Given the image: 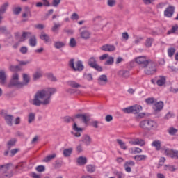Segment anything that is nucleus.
<instances>
[{"label": "nucleus", "instance_id": "nucleus-58", "mask_svg": "<svg viewBox=\"0 0 178 178\" xmlns=\"http://www.w3.org/2000/svg\"><path fill=\"white\" fill-rule=\"evenodd\" d=\"M92 67L97 70V72H102V67L99 66L97 63Z\"/></svg>", "mask_w": 178, "mask_h": 178}, {"label": "nucleus", "instance_id": "nucleus-20", "mask_svg": "<svg viewBox=\"0 0 178 178\" xmlns=\"http://www.w3.org/2000/svg\"><path fill=\"white\" fill-rule=\"evenodd\" d=\"M8 69L10 72H12V73H17L22 70V68H20V65H10Z\"/></svg>", "mask_w": 178, "mask_h": 178}, {"label": "nucleus", "instance_id": "nucleus-13", "mask_svg": "<svg viewBox=\"0 0 178 178\" xmlns=\"http://www.w3.org/2000/svg\"><path fill=\"white\" fill-rule=\"evenodd\" d=\"M72 129L74 131H76L74 134V137H81V134L83 133V128H80L77 126V123L74 122Z\"/></svg>", "mask_w": 178, "mask_h": 178}, {"label": "nucleus", "instance_id": "nucleus-63", "mask_svg": "<svg viewBox=\"0 0 178 178\" xmlns=\"http://www.w3.org/2000/svg\"><path fill=\"white\" fill-rule=\"evenodd\" d=\"M59 3H60V0H53L52 1V6H54V8H56Z\"/></svg>", "mask_w": 178, "mask_h": 178}, {"label": "nucleus", "instance_id": "nucleus-22", "mask_svg": "<svg viewBox=\"0 0 178 178\" xmlns=\"http://www.w3.org/2000/svg\"><path fill=\"white\" fill-rule=\"evenodd\" d=\"M118 75L120 77H123L124 79H127V77H129L130 76V74H129V71L122 70H120L118 72Z\"/></svg>", "mask_w": 178, "mask_h": 178}, {"label": "nucleus", "instance_id": "nucleus-3", "mask_svg": "<svg viewBox=\"0 0 178 178\" xmlns=\"http://www.w3.org/2000/svg\"><path fill=\"white\" fill-rule=\"evenodd\" d=\"M24 86L23 82H19V74L15 73L12 76V79L10 81V83L8 85V87L10 88L11 87H17V88H22Z\"/></svg>", "mask_w": 178, "mask_h": 178}, {"label": "nucleus", "instance_id": "nucleus-7", "mask_svg": "<svg viewBox=\"0 0 178 178\" xmlns=\"http://www.w3.org/2000/svg\"><path fill=\"white\" fill-rule=\"evenodd\" d=\"M145 73L147 74V76H151L156 73V64L154 60H151L149 64L145 68Z\"/></svg>", "mask_w": 178, "mask_h": 178}, {"label": "nucleus", "instance_id": "nucleus-23", "mask_svg": "<svg viewBox=\"0 0 178 178\" xmlns=\"http://www.w3.org/2000/svg\"><path fill=\"white\" fill-rule=\"evenodd\" d=\"M166 83V77L160 76H159V79L156 81V84L159 87H162Z\"/></svg>", "mask_w": 178, "mask_h": 178}, {"label": "nucleus", "instance_id": "nucleus-4", "mask_svg": "<svg viewBox=\"0 0 178 178\" xmlns=\"http://www.w3.org/2000/svg\"><path fill=\"white\" fill-rule=\"evenodd\" d=\"M124 113H134V115H138L141 111H143V107L138 104L131 106L122 109Z\"/></svg>", "mask_w": 178, "mask_h": 178}, {"label": "nucleus", "instance_id": "nucleus-6", "mask_svg": "<svg viewBox=\"0 0 178 178\" xmlns=\"http://www.w3.org/2000/svg\"><path fill=\"white\" fill-rule=\"evenodd\" d=\"M152 60L147 58L145 56H140L136 57L135 58V62L140 65L142 69H145L147 65L152 61Z\"/></svg>", "mask_w": 178, "mask_h": 178}, {"label": "nucleus", "instance_id": "nucleus-15", "mask_svg": "<svg viewBox=\"0 0 178 178\" xmlns=\"http://www.w3.org/2000/svg\"><path fill=\"white\" fill-rule=\"evenodd\" d=\"M99 86H105L108 83V76L105 74L100 75L97 79Z\"/></svg>", "mask_w": 178, "mask_h": 178}, {"label": "nucleus", "instance_id": "nucleus-36", "mask_svg": "<svg viewBox=\"0 0 178 178\" xmlns=\"http://www.w3.org/2000/svg\"><path fill=\"white\" fill-rule=\"evenodd\" d=\"M35 120V114L34 113H30L28 115V123L31 124Z\"/></svg>", "mask_w": 178, "mask_h": 178}, {"label": "nucleus", "instance_id": "nucleus-29", "mask_svg": "<svg viewBox=\"0 0 178 178\" xmlns=\"http://www.w3.org/2000/svg\"><path fill=\"white\" fill-rule=\"evenodd\" d=\"M54 158H56V154H53L51 155L47 156L42 161V162H46L48 163V162H51L52 159H54Z\"/></svg>", "mask_w": 178, "mask_h": 178}, {"label": "nucleus", "instance_id": "nucleus-60", "mask_svg": "<svg viewBox=\"0 0 178 178\" xmlns=\"http://www.w3.org/2000/svg\"><path fill=\"white\" fill-rule=\"evenodd\" d=\"M76 151L79 154L83 152V145L79 144L76 146Z\"/></svg>", "mask_w": 178, "mask_h": 178}, {"label": "nucleus", "instance_id": "nucleus-40", "mask_svg": "<svg viewBox=\"0 0 178 178\" xmlns=\"http://www.w3.org/2000/svg\"><path fill=\"white\" fill-rule=\"evenodd\" d=\"M69 46L71 48H76L77 46V42H76V39L74 38H71L69 42Z\"/></svg>", "mask_w": 178, "mask_h": 178}, {"label": "nucleus", "instance_id": "nucleus-39", "mask_svg": "<svg viewBox=\"0 0 178 178\" xmlns=\"http://www.w3.org/2000/svg\"><path fill=\"white\" fill-rule=\"evenodd\" d=\"M16 145V140L15 138L10 140L7 143L8 149H10Z\"/></svg>", "mask_w": 178, "mask_h": 178}, {"label": "nucleus", "instance_id": "nucleus-53", "mask_svg": "<svg viewBox=\"0 0 178 178\" xmlns=\"http://www.w3.org/2000/svg\"><path fill=\"white\" fill-rule=\"evenodd\" d=\"M36 170H37V172H39L40 173H41V172H45V166L38 165V167H36Z\"/></svg>", "mask_w": 178, "mask_h": 178}, {"label": "nucleus", "instance_id": "nucleus-38", "mask_svg": "<svg viewBox=\"0 0 178 178\" xmlns=\"http://www.w3.org/2000/svg\"><path fill=\"white\" fill-rule=\"evenodd\" d=\"M152 147H155L156 151L161 150V142L159 140H154L152 143Z\"/></svg>", "mask_w": 178, "mask_h": 178}, {"label": "nucleus", "instance_id": "nucleus-31", "mask_svg": "<svg viewBox=\"0 0 178 178\" xmlns=\"http://www.w3.org/2000/svg\"><path fill=\"white\" fill-rule=\"evenodd\" d=\"M117 143L120 145L121 149H124L126 151L127 149V146H126V143L122 140V139H117Z\"/></svg>", "mask_w": 178, "mask_h": 178}, {"label": "nucleus", "instance_id": "nucleus-48", "mask_svg": "<svg viewBox=\"0 0 178 178\" xmlns=\"http://www.w3.org/2000/svg\"><path fill=\"white\" fill-rule=\"evenodd\" d=\"M177 30H178V26L175 25L172 27L171 30L168 31V34H173V33H176V31H177Z\"/></svg>", "mask_w": 178, "mask_h": 178}, {"label": "nucleus", "instance_id": "nucleus-5", "mask_svg": "<svg viewBox=\"0 0 178 178\" xmlns=\"http://www.w3.org/2000/svg\"><path fill=\"white\" fill-rule=\"evenodd\" d=\"M76 66H74V59L72 58L69 61V66L71 69H73L74 72H81L84 70V65H83V61L78 60L75 63Z\"/></svg>", "mask_w": 178, "mask_h": 178}, {"label": "nucleus", "instance_id": "nucleus-44", "mask_svg": "<svg viewBox=\"0 0 178 178\" xmlns=\"http://www.w3.org/2000/svg\"><path fill=\"white\" fill-rule=\"evenodd\" d=\"M47 77L50 81H58V79H56V76H54V74L49 73L47 74Z\"/></svg>", "mask_w": 178, "mask_h": 178}, {"label": "nucleus", "instance_id": "nucleus-64", "mask_svg": "<svg viewBox=\"0 0 178 178\" xmlns=\"http://www.w3.org/2000/svg\"><path fill=\"white\" fill-rule=\"evenodd\" d=\"M29 51V49H27V47H21V49H20V53L21 54H27V51Z\"/></svg>", "mask_w": 178, "mask_h": 178}, {"label": "nucleus", "instance_id": "nucleus-34", "mask_svg": "<svg viewBox=\"0 0 178 178\" xmlns=\"http://www.w3.org/2000/svg\"><path fill=\"white\" fill-rule=\"evenodd\" d=\"M65 44L63 42L57 41L54 42V47L56 49H60V48H63L65 47Z\"/></svg>", "mask_w": 178, "mask_h": 178}, {"label": "nucleus", "instance_id": "nucleus-1", "mask_svg": "<svg viewBox=\"0 0 178 178\" xmlns=\"http://www.w3.org/2000/svg\"><path fill=\"white\" fill-rule=\"evenodd\" d=\"M56 92V88H48L42 90H38L32 100H30V104L35 106H40V105H49L51 104V97Z\"/></svg>", "mask_w": 178, "mask_h": 178}, {"label": "nucleus", "instance_id": "nucleus-35", "mask_svg": "<svg viewBox=\"0 0 178 178\" xmlns=\"http://www.w3.org/2000/svg\"><path fill=\"white\" fill-rule=\"evenodd\" d=\"M63 120L64 123H70V122H73L74 123H76L74 120V116L73 118L70 116H65L63 118Z\"/></svg>", "mask_w": 178, "mask_h": 178}, {"label": "nucleus", "instance_id": "nucleus-32", "mask_svg": "<svg viewBox=\"0 0 178 178\" xmlns=\"http://www.w3.org/2000/svg\"><path fill=\"white\" fill-rule=\"evenodd\" d=\"M86 170L88 173H94L96 170L95 165L89 164L86 165Z\"/></svg>", "mask_w": 178, "mask_h": 178}, {"label": "nucleus", "instance_id": "nucleus-28", "mask_svg": "<svg viewBox=\"0 0 178 178\" xmlns=\"http://www.w3.org/2000/svg\"><path fill=\"white\" fill-rule=\"evenodd\" d=\"M67 84L70 87H72V88H80V87H81V85L77 83V82L74 81H69L67 82Z\"/></svg>", "mask_w": 178, "mask_h": 178}, {"label": "nucleus", "instance_id": "nucleus-41", "mask_svg": "<svg viewBox=\"0 0 178 178\" xmlns=\"http://www.w3.org/2000/svg\"><path fill=\"white\" fill-rule=\"evenodd\" d=\"M24 86H27L30 82V76L27 74H23Z\"/></svg>", "mask_w": 178, "mask_h": 178}, {"label": "nucleus", "instance_id": "nucleus-61", "mask_svg": "<svg viewBox=\"0 0 178 178\" xmlns=\"http://www.w3.org/2000/svg\"><path fill=\"white\" fill-rule=\"evenodd\" d=\"M62 166V161H56V163L54 165L55 169H59Z\"/></svg>", "mask_w": 178, "mask_h": 178}, {"label": "nucleus", "instance_id": "nucleus-14", "mask_svg": "<svg viewBox=\"0 0 178 178\" xmlns=\"http://www.w3.org/2000/svg\"><path fill=\"white\" fill-rule=\"evenodd\" d=\"M165 154L168 156H170V158H176L178 159V151L177 150H172L167 149L165 150Z\"/></svg>", "mask_w": 178, "mask_h": 178}, {"label": "nucleus", "instance_id": "nucleus-25", "mask_svg": "<svg viewBox=\"0 0 178 178\" xmlns=\"http://www.w3.org/2000/svg\"><path fill=\"white\" fill-rule=\"evenodd\" d=\"M88 65L90 67H93V66H95L97 65V58H95V57H90L88 60Z\"/></svg>", "mask_w": 178, "mask_h": 178}, {"label": "nucleus", "instance_id": "nucleus-57", "mask_svg": "<svg viewBox=\"0 0 178 178\" xmlns=\"http://www.w3.org/2000/svg\"><path fill=\"white\" fill-rule=\"evenodd\" d=\"M20 151L19 149H13L10 151V156H15V155H16V154H17V152Z\"/></svg>", "mask_w": 178, "mask_h": 178}, {"label": "nucleus", "instance_id": "nucleus-12", "mask_svg": "<svg viewBox=\"0 0 178 178\" xmlns=\"http://www.w3.org/2000/svg\"><path fill=\"white\" fill-rule=\"evenodd\" d=\"M175 13V6H169L164 11V16L166 17H172Z\"/></svg>", "mask_w": 178, "mask_h": 178}, {"label": "nucleus", "instance_id": "nucleus-54", "mask_svg": "<svg viewBox=\"0 0 178 178\" xmlns=\"http://www.w3.org/2000/svg\"><path fill=\"white\" fill-rule=\"evenodd\" d=\"M105 120H106V122H112V121L113 120V116H112V115H107L105 117Z\"/></svg>", "mask_w": 178, "mask_h": 178}, {"label": "nucleus", "instance_id": "nucleus-26", "mask_svg": "<svg viewBox=\"0 0 178 178\" xmlns=\"http://www.w3.org/2000/svg\"><path fill=\"white\" fill-rule=\"evenodd\" d=\"M8 6H9V3L6 2L0 7V16H2L6 12Z\"/></svg>", "mask_w": 178, "mask_h": 178}, {"label": "nucleus", "instance_id": "nucleus-30", "mask_svg": "<svg viewBox=\"0 0 178 178\" xmlns=\"http://www.w3.org/2000/svg\"><path fill=\"white\" fill-rule=\"evenodd\" d=\"M152 42H154V38H148L146 39L145 46L146 48H151L152 47Z\"/></svg>", "mask_w": 178, "mask_h": 178}, {"label": "nucleus", "instance_id": "nucleus-2", "mask_svg": "<svg viewBox=\"0 0 178 178\" xmlns=\"http://www.w3.org/2000/svg\"><path fill=\"white\" fill-rule=\"evenodd\" d=\"M140 128L144 130H152L158 127V124L152 120H144L139 124Z\"/></svg>", "mask_w": 178, "mask_h": 178}, {"label": "nucleus", "instance_id": "nucleus-27", "mask_svg": "<svg viewBox=\"0 0 178 178\" xmlns=\"http://www.w3.org/2000/svg\"><path fill=\"white\" fill-rule=\"evenodd\" d=\"M90 35H91V33L88 31L85 30L81 32V38H83V40H88Z\"/></svg>", "mask_w": 178, "mask_h": 178}, {"label": "nucleus", "instance_id": "nucleus-56", "mask_svg": "<svg viewBox=\"0 0 178 178\" xmlns=\"http://www.w3.org/2000/svg\"><path fill=\"white\" fill-rule=\"evenodd\" d=\"M145 102L148 104V105H151L152 104H154V102H155V100L154 98H147L145 99Z\"/></svg>", "mask_w": 178, "mask_h": 178}, {"label": "nucleus", "instance_id": "nucleus-17", "mask_svg": "<svg viewBox=\"0 0 178 178\" xmlns=\"http://www.w3.org/2000/svg\"><path fill=\"white\" fill-rule=\"evenodd\" d=\"M153 109H154V112H156V113L161 112V110L163 109V102H159L156 103L153 107Z\"/></svg>", "mask_w": 178, "mask_h": 178}, {"label": "nucleus", "instance_id": "nucleus-24", "mask_svg": "<svg viewBox=\"0 0 178 178\" xmlns=\"http://www.w3.org/2000/svg\"><path fill=\"white\" fill-rule=\"evenodd\" d=\"M30 47H35L37 45V38L35 35H33L31 36L29 40Z\"/></svg>", "mask_w": 178, "mask_h": 178}, {"label": "nucleus", "instance_id": "nucleus-18", "mask_svg": "<svg viewBox=\"0 0 178 178\" xmlns=\"http://www.w3.org/2000/svg\"><path fill=\"white\" fill-rule=\"evenodd\" d=\"M40 40H42L46 44H48V42H51V38H49V35L48 34L45 33V32H42L40 35Z\"/></svg>", "mask_w": 178, "mask_h": 178}, {"label": "nucleus", "instance_id": "nucleus-46", "mask_svg": "<svg viewBox=\"0 0 178 178\" xmlns=\"http://www.w3.org/2000/svg\"><path fill=\"white\" fill-rule=\"evenodd\" d=\"M115 62V58L112 56L109 57L108 59L105 62L104 65H112Z\"/></svg>", "mask_w": 178, "mask_h": 178}, {"label": "nucleus", "instance_id": "nucleus-50", "mask_svg": "<svg viewBox=\"0 0 178 178\" xmlns=\"http://www.w3.org/2000/svg\"><path fill=\"white\" fill-rule=\"evenodd\" d=\"M165 170H170V172H175L176 170V168L173 165H165Z\"/></svg>", "mask_w": 178, "mask_h": 178}, {"label": "nucleus", "instance_id": "nucleus-59", "mask_svg": "<svg viewBox=\"0 0 178 178\" xmlns=\"http://www.w3.org/2000/svg\"><path fill=\"white\" fill-rule=\"evenodd\" d=\"M133 154H141L143 150L138 147H136L132 150Z\"/></svg>", "mask_w": 178, "mask_h": 178}, {"label": "nucleus", "instance_id": "nucleus-52", "mask_svg": "<svg viewBox=\"0 0 178 178\" xmlns=\"http://www.w3.org/2000/svg\"><path fill=\"white\" fill-rule=\"evenodd\" d=\"M107 5L110 6V8H113L116 5V0H108Z\"/></svg>", "mask_w": 178, "mask_h": 178}, {"label": "nucleus", "instance_id": "nucleus-37", "mask_svg": "<svg viewBox=\"0 0 178 178\" xmlns=\"http://www.w3.org/2000/svg\"><path fill=\"white\" fill-rule=\"evenodd\" d=\"M134 159H135V161H137V162H140L141 161H145V159H147V156L146 155H136L134 157Z\"/></svg>", "mask_w": 178, "mask_h": 178}, {"label": "nucleus", "instance_id": "nucleus-21", "mask_svg": "<svg viewBox=\"0 0 178 178\" xmlns=\"http://www.w3.org/2000/svg\"><path fill=\"white\" fill-rule=\"evenodd\" d=\"M78 165H79V166H84V165H86V163H87V157H84L83 156H79L77 159L76 161Z\"/></svg>", "mask_w": 178, "mask_h": 178}, {"label": "nucleus", "instance_id": "nucleus-10", "mask_svg": "<svg viewBox=\"0 0 178 178\" xmlns=\"http://www.w3.org/2000/svg\"><path fill=\"white\" fill-rule=\"evenodd\" d=\"M74 119H81L85 124H87L90 122V117L87 116V114H76L74 115Z\"/></svg>", "mask_w": 178, "mask_h": 178}, {"label": "nucleus", "instance_id": "nucleus-11", "mask_svg": "<svg viewBox=\"0 0 178 178\" xmlns=\"http://www.w3.org/2000/svg\"><path fill=\"white\" fill-rule=\"evenodd\" d=\"M100 49L104 51V52H113L116 47L113 44H104L100 47Z\"/></svg>", "mask_w": 178, "mask_h": 178}, {"label": "nucleus", "instance_id": "nucleus-55", "mask_svg": "<svg viewBox=\"0 0 178 178\" xmlns=\"http://www.w3.org/2000/svg\"><path fill=\"white\" fill-rule=\"evenodd\" d=\"M30 35H31V32H23L22 33V38L23 41H25L26 38L29 37Z\"/></svg>", "mask_w": 178, "mask_h": 178}, {"label": "nucleus", "instance_id": "nucleus-62", "mask_svg": "<svg viewBox=\"0 0 178 178\" xmlns=\"http://www.w3.org/2000/svg\"><path fill=\"white\" fill-rule=\"evenodd\" d=\"M98 124H99V121H92L91 122V126L95 127V129H98Z\"/></svg>", "mask_w": 178, "mask_h": 178}, {"label": "nucleus", "instance_id": "nucleus-42", "mask_svg": "<svg viewBox=\"0 0 178 178\" xmlns=\"http://www.w3.org/2000/svg\"><path fill=\"white\" fill-rule=\"evenodd\" d=\"M83 79H85V80H87L88 81H92L94 80L92 74L87 73L83 74Z\"/></svg>", "mask_w": 178, "mask_h": 178}, {"label": "nucleus", "instance_id": "nucleus-45", "mask_svg": "<svg viewBox=\"0 0 178 178\" xmlns=\"http://www.w3.org/2000/svg\"><path fill=\"white\" fill-rule=\"evenodd\" d=\"M40 77H42V72H36L33 74V80H38Z\"/></svg>", "mask_w": 178, "mask_h": 178}, {"label": "nucleus", "instance_id": "nucleus-47", "mask_svg": "<svg viewBox=\"0 0 178 178\" xmlns=\"http://www.w3.org/2000/svg\"><path fill=\"white\" fill-rule=\"evenodd\" d=\"M54 26L51 28V30L53 31V33H56V31H58L59 30V28L60 27V24H56V23H54Z\"/></svg>", "mask_w": 178, "mask_h": 178}, {"label": "nucleus", "instance_id": "nucleus-49", "mask_svg": "<svg viewBox=\"0 0 178 178\" xmlns=\"http://www.w3.org/2000/svg\"><path fill=\"white\" fill-rule=\"evenodd\" d=\"M20 12H22V8L20 7L15 8L13 10V15H20Z\"/></svg>", "mask_w": 178, "mask_h": 178}, {"label": "nucleus", "instance_id": "nucleus-8", "mask_svg": "<svg viewBox=\"0 0 178 178\" xmlns=\"http://www.w3.org/2000/svg\"><path fill=\"white\" fill-rule=\"evenodd\" d=\"M9 166H10V164L9 163L0 165V172L1 170L5 172L3 175V178H10L13 177V171L7 172L8 170H9Z\"/></svg>", "mask_w": 178, "mask_h": 178}, {"label": "nucleus", "instance_id": "nucleus-33", "mask_svg": "<svg viewBox=\"0 0 178 178\" xmlns=\"http://www.w3.org/2000/svg\"><path fill=\"white\" fill-rule=\"evenodd\" d=\"M73 152V148L70 147L69 149H65L63 150V155L65 156V158H67V156H70L72 155V153Z\"/></svg>", "mask_w": 178, "mask_h": 178}, {"label": "nucleus", "instance_id": "nucleus-9", "mask_svg": "<svg viewBox=\"0 0 178 178\" xmlns=\"http://www.w3.org/2000/svg\"><path fill=\"white\" fill-rule=\"evenodd\" d=\"M1 114L4 118L8 126H12L13 120V115H8L5 111H1Z\"/></svg>", "mask_w": 178, "mask_h": 178}, {"label": "nucleus", "instance_id": "nucleus-43", "mask_svg": "<svg viewBox=\"0 0 178 178\" xmlns=\"http://www.w3.org/2000/svg\"><path fill=\"white\" fill-rule=\"evenodd\" d=\"M175 52H176V49H175L174 47L168 48V54L170 58H172L175 55Z\"/></svg>", "mask_w": 178, "mask_h": 178}, {"label": "nucleus", "instance_id": "nucleus-51", "mask_svg": "<svg viewBox=\"0 0 178 178\" xmlns=\"http://www.w3.org/2000/svg\"><path fill=\"white\" fill-rule=\"evenodd\" d=\"M168 133L170 136H175V134L177 133V130L175 128L170 127L168 130Z\"/></svg>", "mask_w": 178, "mask_h": 178}, {"label": "nucleus", "instance_id": "nucleus-19", "mask_svg": "<svg viewBox=\"0 0 178 178\" xmlns=\"http://www.w3.org/2000/svg\"><path fill=\"white\" fill-rule=\"evenodd\" d=\"M0 84L1 86L6 84V73L3 70L0 71Z\"/></svg>", "mask_w": 178, "mask_h": 178}, {"label": "nucleus", "instance_id": "nucleus-16", "mask_svg": "<svg viewBox=\"0 0 178 178\" xmlns=\"http://www.w3.org/2000/svg\"><path fill=\"white\" fill-rule=\"evenodd\" d=\"M91 137L87 134H85L82 136L81 142L85 144V145L88 146L91 144Z\"/></svg>", "mask_w": 178, "mask_h": 178}]
</instances>
